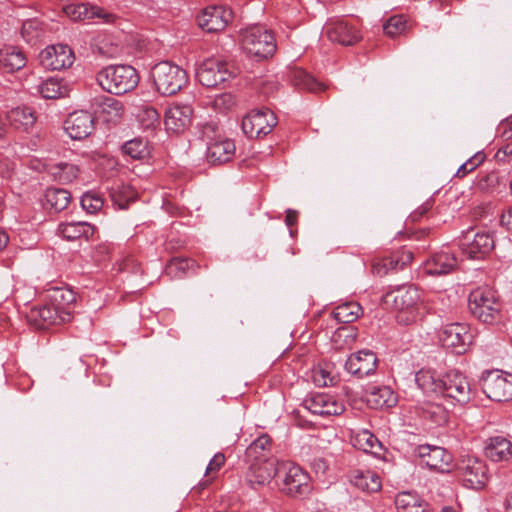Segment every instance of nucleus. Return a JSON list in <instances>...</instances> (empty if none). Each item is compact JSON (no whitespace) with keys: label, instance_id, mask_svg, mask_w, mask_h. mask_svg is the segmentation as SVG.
<instances>
[{"label":"nucleus","instance_id":"f257e3e1","mask_svg":"<svg viewBox=\"0 0 512 512\" xmlns=\"http://www.w3.org/2000/svg\"><path fill=\"white\" fill-rule=\"evenodd\" d=\"M99 86L114 95H123L134 90L139 83V75L130 65H109L96 75Z\"/></svg>","mask_w":512,"mask_h":512},{"label":"nucleus","instance_id":"f03ea898","mask_svg":"<svg viewBox=\"0 0 512 512\" xmlns=\"http://www.w3.org/2000/svg\"><path fill=\"white\" fill-rule=\"evenodd\" d=\"M420 301V293L414 286L399 287L394 291L386 293L384 296V302L391 304L398 312V322L405 325H409L416 320Z\"/></svg>","mask_w":512,"mask_h":512},{"label":"nucleus","instance_id":"7ed1b4c3","mask_svg":"<svg viewBox=\"0 0 512 512\" xmlns=\"http://www.w3.org/2000/svg\"><path fill=\"white\" fill-rule=\"evenodd\" d=\"M241 46L249 57L257 60L266 59L276 51L273 34L261 25H254L242 31Z\"/></svg>","mask_w":512,"mask_h":512},{"label":"nucleus","instance_id":"20e7f679","mask_svg":"<svg viewBox=\"0 0 512 512\" xmlns=\"http://www.w3.org/2000/svg\"><path fill=\"white\" fill-rule=\"evenodd\" d=\"M152 78L157 91L165 96L179 92L188 82V75L180 66L162 61L152 69Z\"/></svg>","mask_w":512,"mask_h":512},{"label":"nucleus","instance_id":"39448f33","mask_svg":"<svg viewBox=\"0 0 512 512\" xmlns=\"http://www.w3.org/2000/svg\"><path fill=\"white\" fill-rule=\"evenodd\" d=\"M470 312L483 323L492 324L500 319V303L489 287L474 289L468 298Z\"/></svg>","mask_w":512,"mask_h":512},{"label":"nucleus","instance_id":"423d86ee","mask_svg":"<svg viewBox=\"0 0 512 512\" xmlns=\"http://www.w3.org/2000/svg\"><path fill=\"white\" fill-rule=\"evenodd\" d=\"M236 72L227 62L217 59L205 60L197 69L196 77L205 87L215 88L224 85Z\"/></svg>","mask_w":512,"mask_h":512},{"label":"nucleus","instance_id":"0eeeda50","mask_svg":"<svg viewBox=\"0 0 512 512\" xmlns=\"http://www.w3.org/2000/svg\"><path fill=\"white\" fill-rule=\"evenodd\" d=\"M439 394L453 404L463 405L471 400L473 391L466 376L458 371H450L442 378Z\"/></svg>","mask_w":512,"mask_h":512},{"label":"nucleus","instance_id":"6e6552de","mask_svg":"<svg viewBox=\"0 0 512 512\" xmlns=\"http://www.w3.org/2000/svg\"><path fill=\"white\" fill-rule=\"evenodd\" d=\"M442 346L456 354L465 353L473 342V334L466 323H450L441 331Z\"/></svg>","mask_w":512,"mask_h":512},{"label":"nucleus","instance_id":"1a4fd4ad","mask_svg":"<svg viewBox=\"0 0 512 512\" xmlns=\"http://www.w3.org/2000/svg\"><path fill=\"white\" fill-rule=\"evenodd\" d=\"M482 389L493 401H509L512 399V375L499 370L488 371L482 378Z\"/></svg>","mask_w":512,"mask_h":512},{"label":"nucleus","instance_id":"9d476101","mask_svg":"<svg viewBox=\"0 0 512 512\" xmlns=\"http://www.w3.org/2000/svg\"><path fill=\"white\" fill-rule=\"evenodd\" d=\"M280 471L284 472L282 491L290 496H304L311 491L309 475L298 465L291 463L280 464Z\"/></svg>","mask_w":512,"mask_h":512},{"label":"nucleus","instance_id":"9b49d317","mask_svg":"<svg viewBox=\"0 0 512 512\" xmlns=\"http://www.w3.org/2000/svg\"><path fill=\"white\" fill-rule=\"evenodd\" d=\"M277 124V117L270 109L252 110L242 120V130L249 138L269 134Z\"/></svg>","mask_w":512,"mask_h":512},{"label":"nucleus","instance_id":"f8f14e48","mask_svg":"<svg viewBox=\"0 0 512 512\" xmlns=\"http://www.w3.org/2000/svg\"><path fill=\"white\" fill-rule=\"evenodd\" d=\"M457 472L464 485L473 489H481L488 481L486 463L476 457L467 456L457 465Z\"/></svg>","mask_w":512,"mask_h":512},{"label":"nucleus","instance_id":"ddd939ff","mask_svg":"<svg viewBox=\"0 0 512 512\" xmlns=\"http://www.w3.org/2000/svg\"><path fill=\"white\" fill-rule=\"evenodd\" d=\"M473 230L467 231L460 243L463 254L471 259H479L488 254L494 248V238L487 231L473 234Z\"/></svg>","mask_w":512,"mask_h":512},{"label":"nucleus","instance_id":"4468645a","mask_svg":"<svg viewBox=\"0 0 512 512\" xmlns=\"http://www.w3.org/2000/svg\"><path fill=\"white\" fill-rule=\"evenodd\" d=\"M416 454L421 463L432 470L441 473L450 472L453 462V456L445 448L431 445H419Z\"/></svg>","mask_w":512,"mask_h":512},{"label":"nucleus","instance_id":"2eb2a0df","mask_svg":"<svg viewBox=\"0 0 512 512\" xmlns=\"http://www.w3.org/2000/svg\"><path fill=\"white\" fill-rule=\"evenodd\" d=\"M41 65L48 70H62L69 68L74 60L72 49L63 44L50 45L39 55Z\"/></svg>","mask_w":512,"mask_h":512},{"label":"nucleus","instance_id":"dca6fc26","mask_svg":"<svg viewBox=\"0 0 512 512\" xmlns=\"http://www.w3.org/2000/svg\"><path fill=\"white\" fill-rule=\"evenodd\" d=\"M64 129L73 140H82L92 134L95 129L94 116L85 110L70 113L64 121Z\"/></svg>","mask_w":512,"mask_h":512},{"label":"nucleus","instance_id":"f3484780","mask_svg":"<svg viewBox=\"0 0 512 512\" xmlns=\"http://www.w3.org/2000/svg\"><path fill=\"white\" fill-rule=\"evenodd\" d=\"M304 406L311 413L320 416H336L344 412V404L335 396L318 393L304 400Z\"/></svg>","mask_w":512,"mask_h":512},{"label":"nucleus","instance_id":"a211bd4d","mask_svg":"<svg viewBox=\"0 0 512 512\" xmlns=\"http://www.w3.org/2000/svg\"><path fill=\"white\" fill-rule=\"evenodd\" d=\"M232 19V12L222 6L205 8L198 16L199 26L209 32L215 33L224 30Z\"/></svg>","mask_w":512,"mask_h":512},{"label":"nucleus","instance_id":"6ab92c4d","mask_svg":"<svg viewBox=\"0 0 512 512\" xmlns=\"http://www.w3.org/2000/svg\"><path fill=\"white\" fill-rule=\"evenodd\" d=\"M47 300L66 322L72 319L76 305L74 291L64 287H53L47 292Z\"/></svg>","mask_w":512,"mask_h":512},{"label":"nucleus","instance_id":"aec40b11","mask_svg":"<svg viewBox=\"0 0 512 512\" xmlns=\"http://www.w3.org/2000/svg\"><path fill=\"white\" fill-rule=\"evenodd\" d=\"M248 468L245 474L246 481L251 486H264L280 472L277 460L247 462Z\"/></svg>","mask_w":512,"mask_h":512},{"label":"nucleus","instance_id":"412c9836","mask_svg":"<svg viewBox=\"0 0 512 512\" xmlns=\"http://www.w3.org/2000/svg\"><path fill=\"white\" fill-rule=\"evenodd\" d=\"M346 370L352 375L363 378L375 373L377 357L370 350H361L351 354L345 363Z\"/></svg>","mask_w":512,"mask_h":512},{"label":"nucleus","instance_id":"4be33fe9","mask_svg":"<svg viewBox=\"0 0 512 512\" xmlns=\"http://www.w3.org/2000/svg\"><path fill=\"white\" fill-rule=\"evenodd\" d=\"M64 12L72 20L101 19L105 23L115 20V15L105 11L103 8L91 5L90 3H71L64 6Z\"/></svg>","mask_w":512,"mask_h":512},{"label":"nucleus","instance_id":"5701e85b","mask_svg":"<svg viewBox=\"0 0 512 512\" xmlns=\"http://www.w3.org/2000/svg\"><path fill=\"white\" fill-rule=\"evenodd\" d=\"M325 30L330 41L343 46L354 45L360 40L359 31L345 20H332L326 24Z\"/></svg>","mask_w":512,"mask_h":512},{"label":"nucleus","instance_id":"b1692460","mask_svg":"<svg viewBox=\"0 0 512 512\" xmlns=\"http://www.w3.org/2000/svg\"><path fill=\"white\" fill-rule=\"evenodd\" d=\"M193 109L188 104L174 103L166 110L165 126L173 133L183 132L190 124Z\"/></svg>","mask_w":512,"mask_h":512},{"label":"nucleus","instance_id":"393cba45","mask_svg":"<svg viewBox=\"0 0 512 512\" xmlns=\"http://www.w3.org/2000/svg\"><path fill=\"white\" fill-rule=\"evenodd\" d=\"M28 320L38 329H47L52 325L66 322L49 302L32 308L28 314Z\"/></svg>","mask_w":512,"mask_h":512},{"label":"nucleus","instance_id":"a878e982","mask_svg":"<svg viewBox=\"0 0 512 512\" xmlns=\"http://www.w3.org/2000/svg\"><path fill=\"white\" fill-rule=\"evenodd\" d=\"M456 266L457 260L454 255L441 251L433 254L425 261L424 270L429 275L440 276L451 273Z\"/></svg>","mask_w":512,"mask_h":512},{"label":"nucleus","instance_id":"bb28decb","mask_svg":"<svg viewBox=\"0 0 512 512\" xmlns=\"http://www.w3.org/2000/svg\"><path fill=\"white\" fill-rule=\"evenodd\" d=\"M235 144L227 137L212 142L207 147L206 158L213 165H220L230 161L235 154Z\"/></svg>","mask_w":512,"mask_h":512},{"label":"nucleus","instance_id":"cd10ccee","mask_svg":"<svg viewBox=\"0 0 512 512\" xmlns=\"http://www.w3.org/2000/svg\"><path fill=\"white\" fill-rule=\"evenodd\" d=\"M366 401L373 409L390 408L396 405L397 396L388 386H372L366 391Z\"/></svg>","mask_w":512,"mask_h":512},{"label":"nucleus","instance_id":"c85d7f7f","mask_svg":"<svg viewBox=\"0 0 512 512\" xmlns=\"http://www.w3.org/2000/svg\"><path fill=\"white\" fill-rule=\"evenodd\" d=\"M485 455L494 462L508 460L512 456V444L503 436L490 437L485 446Z\"/></svg>","mask_w":512,"mask_h":512},{"label":"nucleus","instance_id":"c756f323","mask_svg":"<svg viewBox=\"0 0 512 512\" xmlns=\"http://www.w3.org/2000/svg\"><path fill=\"white\" fill-rule=\"evenodd\" d=\"M417 413L425 420L442 426L448 422V411L440 403L434 401H424L417 405Z\"/></svg>","mask_w":512,"mask_h":512},{"label":"nucleus","instance_id":"7c9ffc66","mask_svg":"<svg viewBox=\"0 0 512 512\" xmlns=\"http://www.w3.org/2000/svg\"><path fill=\"white\" fill-rule=\"evenodd\" d=\"M272 440L267 434L255 439L246 449L247 462L276 460L271 456Z\"/></svg>","mask_w":512,"mask_h":512},{"label":"nucleus","instance_id":"2f4dec72","mask_svg":"<svg viewBox=\"0 0 512 512\" xmlns=\"http://www.w3.org/2000/svg\"><path fill=\"white\" fill-rule=\"evenodd\" d=\"M58 232L68 241H75L80 238L87 240L94 234V227L88 222H68L61 223Z\"/></svg>","mask_w":512,"mask_h":512},{"label":"nucleus","instance_id":"473e14b6","mask_svg":"<svg viewBox=\"0 0 512 512\" xmlns=\"http://www.w3.org/2000/svg\"><path fill=\"white\" fill-rule=\"evenodd\" d=\"M26 65V57L21 50L13 46L0 49V66L7 72L20 70Z\"/></svg>","mask_w":512,"mask_h":512},{"label":"nucleus","instance_id":"72a5a7b5","mask_svg":"<svg viewBox=\"0 0 512 512\" xmlns=\"http://www.w3.org/2000/svg\"><path fill=\"white\" fill-rule=\"evenodd\" d=\"M45 207L50 211L61 212L71 202V193L63 188H48L45 192Z\"/></svg>","mask_w":512,"mask_h":512},{"label":"nucleus","instance_id":"f704fd0d","mask_svg":"<svg viewBox=\"0 0 512 512\" xmlns=\"http://www.w3.org/2000/svg\"><path fill=\"white\" fill-rule=\"evenodd\" d=\"M351 483L358 489L373 493L381 489V480L379 476L372 471L356 470L351 474Z\"/></svg>","mask_w":512,"mask_h":512},{"label":"nucleus","instance_id":"c9c22d12","mask_svg":"<svg viewBox=\"0 0 512 512\" xmlns=\"http://www.w3.org/2000/svg\"><path fill=\"white\" fill-rule=\"evenodd\" d=\"M415 382L425 393H440L442 378H438L430 369L419 370L415 375Z\"/></svg>","mask_w":512,"mask_h":512},{"label":"nucleus","instance_id":"e433bc0d","mask_svg":"<svg viewBox=\"0 0 512 512\" xmlns=\"http://www.w3.org/2000/svg\"><path fill=\"white\" fill-rule=\"evenodd\" d=\"M49 173L56 181L62 184H68L77 179L79 175V168L73 163L60 162L51 165Z\"/></svg>","mask_w":512,"mask_h":512},{"label":"nucleus","instance_id":"4c0bfd02","mask_svg":"<svg viewBox=\"0 0 512 512\" xmlns=\"http://www.w3.org/2000/svg\"><path fill=\"white\" fill-rule=\"evenodd\" d=\"M363 309L357 302H346L336 306L332 312L339 323H352L362 314Z\"/></svg>","mask_w":512,"mask_h":512},{"label":"nucleus","instance_id":"58836bf2","mask_svg":"<svg viewBox=\"0 0 512 512\" xmlns=\"http://www.w3.org/2000/svg\"><path fill=\"white\" fill-rule=\"evenodd\" d=\"M9 119L16 129L23 131H28L36 122L34 112L28 107L13 109L9 114Z\"/></svg>","mask_w":512,"mask_h":512},{"label":"nucleus","instance_id":"ea45409f","mask_svg":"<svg viewBox=\"0 0 512 512\" xmlns=\"http://www.w3.org/2000/svg\"><path fill=\"white\" fill-rule=\"evenodd\" d=\"M413 259V254L410 251H405L402 253L401 257V268L410 263ZM399 257L391 256L388 258H384L381 263H375L372 266L373 273L378 276H383L388 273L389 270L397 269L399 265Z\"/></svg>","mask_w":512,"mask_h":512},{"label":"nucleus","instance_id":"a19ab883","mask_svg":"<svg viewBox=\"0 0 512 512\" xmlns=\"http://www.w3.org/2000/svg\"><path fill=\"white\" fill-rule=\"evenodd\" d=\"M110 196L115 205L120 209H126L131 201L136 198V192L129 185L117 184L110 190Z\"/></svg>","mask_w":512,"mask_h":512},{"label":"nucleus","instance_id":"79ce46f5","mask_svg":"<svg viewBox=\"0 0 512 512\" xmlns=\"http://www.w3.org/2000/svg\"><path fill=\"white\" fill-rule=\"evenodd\" d=\"M21 34L28 43L35 44L44 37L45 26L38 19H28L22 24Z\"/></svg>","mask_w":512,"mask_h":512},{"label":"nucleus","instance_id":"37998d69","mask_svg":"<svg viewBox=\"0 0 512 512\" xmlns=\"http://www.w3.org/2000/svg\"><path fill=\"white\" fill-rule=\"evenodd\" d=\"M354 446L367 453H377L381 448V443L375 435L368 430L358 432L354 438Z\"/></svg>","mask_w":512,"mask_h":512},{"label":"nucleus","instance_id":"c03bdc74","mask_svg":"<svg viewBox=\"0 0 512 512\" xmlns=\"http://www.w3.org/2000/svg\"><path fill=\"white\" fill-rule=\"evenodd\" d=\"M122 151L132 159L137 160L144 159L150 154L148 143L142 138H134L125 142Z\"/></svg>","mask_w":512,"mask_h":512},{"label":"nucleus","instance_id":"a18cd8bd","mask_svg":"<svg viewBox=\"0 0 512 512\" xmlns=\"http://www.w3.org/2000/svg\"><path fill=\"white\" fill-rule=\"evenodd\" d=\"M38 91L45 99H57L64 93V88L56 78H49L38 86Z\"/></svg>","mask_w":512,"mask_h":512},{"label":"nucleus","instance_id":"49530a36","mask_svg":"<svg viewBox=\"0 0 512 512\" xmlns=\"http://www.w3.org/2000/svg\"><path fill=\"white\" fill-rule=\"evenodd\" d=\"M201 137L206 142L207 147L212 143L222 139L224 134L218 123L214 121L206 122L200 128Z\"/></svg>","mask_w":512,"mask_h":512},{"label":"nucleus","instance_id":"de8ad7c7","mask_svg":"<svg viewBox=\"0 0 512 512\" xmlns=\"http://www.w3.org/2000/svg\"><path fill=\"white\" fill-rule=\"evenodd\" d=\"M295 83L311 92H320L325 89L324 85L319 83L314 77L304 71L295 73Z\"/></svg>","mask_w":512,"mask_h":512},{"label":"nucleus","instance_id":"09e8293b","mask_svg":"<svg viewBox=\"0 0 512 512\" xmlns=\"http://www.w3.org/2000/svg\"><path fill=\"white\" fill-rule=\"evenodd\" d=\"M406 29V20L402 15H395L388 19L384 24L383 30L386 35L396 37L402 34Z\"/></svg>","mask_w":512,"mask_h":512},{"label":"nucleus","instance_id":"8fccbe9b","mask_svg":"<svg viewBox=\"0 0 512 512\" xmlns=\"http://www.w3.org/2000/svg\"><path fill=\"white\" fill-rule=\"evenodd\" d=\"M138 117L142 126L146 129L154 128L156 125H159L160 123V114L152 106L143 107Z\"/></svg>","mask_w":512,"mask_h":512},{"label":"nucleus","instance_id":"3c124183","mask_svg":"<svg viewBox=\"0 0 512 512\" xmlns=\"http://www.w3.org/2000/svg\"><path fill=\"white\" fill-rule=\"evenodd\" d=\"M313 382L319 387L332 386L335 383V377L327 367L318 366L312 371Z\"/></svg>","mask_w":512,"mask_h":512},{"label":"nucleus","instance_id":"603ef678","mask_svg":"<svg viewBox=\"0 0 512 512\" xmlns=\"http://www.w3.org/2000/svg\"><path fill=\"white\" fill-rule=\"evenodd\" d=\"M82 208L91 214L99 211L103 206V199L96 193L87 192L81 197Z\"/></svg>","mask_w":512,"mask_h":512},{"label":"nucleus","instance_id":"864d4df0","mask_svg":"<svg viewBox=\"0 0 512 512\" xmlns=\"http://www.w3.org/2000/svg\"><path fill=\"white\" fill-rule=\"evenodd\" d=\"M499 185V176L495 172L480 176L475 182V188L482 192L493 191Z\"/></svg>","mask_w":512,"mask_h":512},{"label":"nucleus","instance_id":"5fc2aeb1","mask_svg":"<svg viewBox=\"0 0 512 512\" xmlns=\"http://www.w3.org/2000/svg\"><path fill=\"white\" fill-rule=\"evenodd\" d=\"M419 498L409 492L399 493L395 498V506L398 512H407L409 509L418 503Z\"/></svg>","mask_w":512,"mask_h":512},{"label":"nucleus","instance_id":"6e6d98bb","mask_svg":"<svg viewBox=\"0 0 512 512\" xmlns=\"http://www.w3.org/2000/svg\"><path fill=\"white\" fill-rule=\"evenodd\" d=\"M123 110V104L120 101L112 97H105L103 102V112L111 114L114 117H121Z\"/></svg>","mask_w":512,"mask_h":512},{"label":"nucleus","instance_id":"4d7b16f0","mask_svg":"<svg viewBox=\"0 0 512 512\" xmlns=\"http://www.w3.org/2000/svg\"><path fill=\"white\" fill-rule=\"evenodd\" d=\"M226 458L223 453H216L210 460L205 475L209 476L213 473H217L225 464Z\"/></svg>","mask_w":512,"mask_h":512},{"label":"nucleus","instance_id":"13d9d810","mask_svg":"<svg viewBox=\"0 0 512 512\" xmlns=\"http://www.w3.org/2000/svg\"><path fill=\"white\" fill-rule=\"evenodd\" d=\"M235 104L234 96L230 93H223L214 100L217 109L225 110L231 108Z\"/></svg>","mask_w":512,"mask_h":512},{"label":"nucleus","instance_id":"bf43d9fd","mask_svg":"<svg viewBox=\"0 0 512 512\" xmlns=\"http://www.w3.org/2000/svg\"><path fill=\"white\" fill-rule=\"evenodd\" d=\"M280 88L278 81L274 79L265 80L260 86V93L266 97L274 95Z\"/></svg>","mask_w":512,"mask_h":512},{"label":"nucleus","instance_id":"052dcab7","mask_svg":"<svg viewBox=\"0 0 512 512\" xmlns=\"http://www.w3.org/2000/svg\"><path fill=\"white\" fill-rule=\"evenodd\" d=\"M486 159V155L482 151L476 152L473 156H471L465 163L468 167L471 168V172L474 171L477 167H479Z\"/></svg>","mask_w":512,"mask_h":512},{"label":"nucleus","instance_id":"680f3d73","mask_svg":"<svg viewBox=\"0 0 512 512\" xmlns=\"http://www.w3.org/2000/svg\"><path fill=\"white\" fill-rule=\"evenodd\" d=\"M310 467L316 474H324L328 469V464L324 458L315 457L311 460Z\"/></svg>","mask_w":512,"mask_h":512},{"label":"nucleus","instance_id":"e2e57ef3","mask_svg":"<svg viewBox=\"0 0 512 512\" xmlns=\"http://www.w3.org/2000/svg\"><path fill=\"white\" fill-rule=\"evenodd\" d=\"M194 265V261L183 258H173L169 263V268L175 267L178 270L185 271Z\"/></svg>","mask_w":512,"mask_h":512},{"label":"nucleus","instance_id":"0e129e2a","mask_svg":"<svg viewBox=\"0 0 512 512\" xmlns=\"http://www.w3.org/2000/svg\"><path fill=\"white\" fill-rule=\"evenodd\" d=\"M500 223L508 230H512V206L505 208L500 216Z\"/></svg>","mask_w":512,"mask_h":512},{"label":"nucleus","instance_id":"69168bd1","mask_svg":"<svg viewBox=\"0 0 512 512\" xmlns=\"http://www.w3.org/2000/svg\"><path fill=\"white\" fill-rule=\"evenodd\" d=\"M431 208V204L425 203L423 206L419 207L415 211L410 214V218L412 221H418L422 216H424Z\"/></svg>","mask_w":512,"mask_h":512},{"label":"nucleus","instance_id":"338daca9","mask_svg":"<svg viewBox=\"0 0 512 512\" xmlns=\"http://www.w3.org/2000/svg\"><path fill=\"white\" fill-rule=\"evenodd\" d=\"M298 220V212L292 209H288L286 211L285 223L287 226L291 227L297 223Z\"/></svg>","mask_w":512,"mask_h":512},{"label":"nucleus","instance_id":"774afa93","mask_svg":"<svg viewBox=\"0 0 512 512\" xmlns=\"http://www.w3.org/2000/svg\"><path fill=\"white\" fill-rule=\"evenodd\" d=\"M471 172V168L468 167L466 165V163H463L459 168L458 170L456 171V174L455 176L458 177V178H463L465 177L467 174H469Z\"/></svg>","mask_w":512,"mask_h":512}]
</instances>
